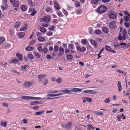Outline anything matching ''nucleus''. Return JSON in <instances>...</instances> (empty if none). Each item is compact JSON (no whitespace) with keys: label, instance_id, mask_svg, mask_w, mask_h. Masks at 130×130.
I'll list each match as a JSON object with an SVG mask.
<instances>
[{"label":"nucleus","instance_id":"obj_60","mask_svg":"<svg viewBox=\"0 0 130 130\" xmlns=\"http://www.w3.org/2000/svg\"><path fill=\"white\" fill-rule=\"evenodd\" d=\"M52 34V32L51 31H48L46 33V35L48 36H51Z\"/></svg>","mask_w":130,"mask_h":130},{"label":"nucleus","instance_id":"obj_11","mask_svg":"<svg viewBox=\"0 0 130 130\" xmlns=\"http://www.w3.org/2000/svg\"><path fill=\"white\" fill-rule=\"evenodd\" d=\"M44 21L46 23H48L50 21V18L49 16H45L44 17Z\"/></svg>","mask_w":130,"mask_h":130},{"label":"nucleus","instance_id":"obj_41","mask_svg":"<svg viewBox=\"0 0 130 130\" xmlns=\"http://www.w3.org/2000/svg\"><path fill=\"white\" fill-rule=\"evenodd\" d=\"M34 55L37 58H39L40 57V55L37 52H36L34 53Z\"/></svg>","mask_w":130,"mask_h":130},{"label":"nucleus","instance_id":"obj_19","mask_svg":"<svg viewBox=\"0 0 130 130\" xmlns=\"http://www.w3.org/2000/svg\"><path fill=\"white\" fill-rule=\"evenodd\" d=\"M74 45L72 44H69L68 45L69 49L70 51L71 50H73L74 49Z\"/></svg>","mask_w":130,"mask_h":130},{"label":"nucleus","instance_id":"obj_26","mask_svg":"<svg viewBox=\"0 0 130 130\" xmlns=\"http://www.w3.org/2000/svg\"><path fill=\"white\" fill-rule=\"evenodd\" d=\"M21 8L22 10L24 11H25L27 9L26 6L24 5H22L21 6Z\"/></svg>","mask_w":130,"mask_h":130},{"label":"nucleus","instance_id":"obj_2","mask_svg":"<svg viewBox=\"0 0 130 130\" xmlns=\"http://www.w3.org/2000/svg\"><path fill=\"white\" fill-rule=\"evenodd\" d=\"M106 7L104 6L99 7L96 10V11L99 13H102L104 12L106 10Z\"/></svg>","mask_w":130,"mask_h":130},{"label":"nucleus","instance_id":"obj_43","mask_svg":"<svg viewBox=\"0 0 130 130\" xmlns=\"http://www.w3.org/2000/svg\"><path fill=\"white\" fill-rule=\"evenodd\" d=\"M75 5L77 7H78L80 6V2H79L78 1H76L75 2Z\"/></svg>","mask_w":130,"mask_h":130},{"label":"nucleus","instance_id":"obj_14","mask_svg":"<svg viewBox=\"0 0 130 130\" xmlns=\"http://www.w3.org/2000/svg\"><path fill=\"white\" fill-rule=\"evenodd\" d=\"M20 22L19 21H17L14 24V27L15 28H18L20 25Z\"/></svg>","mask_w":130,"mask_h":130},{"label":"nucleus","instance_id":"obj_55","mask_svg":"<svg viewBox=\"0 0 130 130\" xmlns=\"http://www.w3.org/2000/svg\"><path fill=\"white\" fill-rule=\"evenodd\" d=\"M76 50L77 51H79V52H81V48L79 46H76Z\"/></svg>","mask_w":130,"mask_h":130},{"label":"nucleus","instance_id":"obj_8","mask_svg":"<svg viewBox=\"0 0 130 130\" xmlns=\"http://www.w3.org/2000/svg\"><path fill=\"white\" fill-rule=\"evenodd\" d=\"M59 53L58 55V57H60L61 55L63 54L64 52L63 48L61 47H60L59 48Z\"/></svg>","mask_w":130,"mask_h":130},{"label":"nucleus","instance_id":"obj_38","mask_svg":"<svg viewBox=\"0 0 130 130\" xmlns=\"http://www.w3.org/2000/svg\"><path fill=\"white\" fill-rule=\"evenodd\" d=\"M103 30L104 32L107 33L108 31V30L107 28L106 27H103Z\"/></svg>","mask_w":130,"mask_h":130},{"label":"nucleus","instance_id":"obj_59","mask_svg":"<svg viewBox=\"0 0 130 130\" xmlns=\"http://www.w3.org/2000/svg\"><path fill=\"white\" fill-rule=\"evenodd\" d=\"M110 100L108 98H106L104 102L106 103H108L110 102Z\"/></svg>","mask_w":130,"mask_h":130},{"label":"nucleus","instance_id":"obj_37","mask_svg":"<svg viewBox=\"0 0 130 130\" xmlns=\"http://www.w3.org/2000/svg\"><path fill=\"white\" fill-rule=\"evenodd\" d=\"M18 62V60L17 59H14L12 60L11 62L10 63H16Z\"/></svg>","mask_w":130,"mask_h":130},{"label":"nucleus","instance_id":"obj_9","mask_svg":"<svg viewBox=\"0 0 130 130\" xmlns=\"http://www.w3.org/2000/svg\"><path fill=\"white\" fill-rule=\"evenodd\" d=\"M43 102L42 101H35L30 103V105H36L38 104H41Z\"/></svg>","mask_w":130,"mask_h":130},{"label":"nucleus","instance_id":"obj_22","mask_svg":"<svg viewBox=\"0 0 130 130\" xmlns=\"http://www.w3.org/2000/svg\"><path fill=\"white\" fill-rule=\"evenodd\" d=\"M105 48L107 51L109 52H111V50H112V48L109 46L106 45L105 47Z\"/></svg>","mask_w":130,"mask_h":130},{"label":"nucleus","instance_id":"obj_29","mask_svg":"<svg viewBox=\"0 0 130 130\" xmlns=\"http://www.w3.org/2000/svg\"><path fill=\"white\" fill-rule=\"evenodd\" d=\"M61 92H65L66 93H71L70 91L69 90L65 89L61 91Z\"/></svg>","mask_w":130,"mask_h":130},{"label":"nucleus","instance_id":"obj_5","mask_svg":"<svg viewBox=\"0 0 130 130\" xmlns=\"http://www.w3.org/2000/svg\"><path fill=\"white\" fill-rule=\"evenodd\" d=\"M34 84L33 82L32 81L28 82H25L23 84V86L25 87H29Z\"/></svg>","mask_w":130,"mask_h":130},{"label":"nucleus","instance_id":"obj_4","mask_svg":"<svg viewBox=\"0 0 130 130\" xmlns=\"http://www.w3.org/2000/svg\"><path fill=\"white\" fill-rule=\"evenodd\" d=\"M10 3L15 7H18L19 5V2L18 0H10Z\"/></svg>","mask_w":130,"mask_h":130},{"label":"nucleus","instance_id":"obj_53","mask_svg":"<svg viewBox=\"0 0 130 130\" xmlns=\"http://www.w3.org/2000/svg\"><path fill=\"white\" fill-rule=\"evenodd\" d=\"M63 12L64 13V14L66 15H67L68 13L67 11L65 9H63Z\"/></svg>","mask_w":130,"mask_h":130},{"label":"nucleus","instance_id":"obj_24","mask_svg":"<svg viewBox=\"0 0 130 130\" xmlns=\"http://www.w3.org/2000/svg\"><path fill=\"white\" fill-rule=\"evenodd\" d=\"M27 27V25H25L23 27L21 28L20 29V31L26 30Z\"/></svg>","mask_w":130,"mask_h":130},{"label":"nucleus","instance_id":"obj_27","mask_svg":"<svg viewBox=\"0 0 130 130\" xmlns=\"http://www.w3.org/2000/svg\"><path fill=\"white\" fill-rule=\"evenodd\" d=\"M28 3L30 5L32 6H34L35 4L33 3L31 0H28Z\"/></svg>","mask_w":130,"mask_h":130},{"label":"nucleus","instance_id":"obj_51","mask_svg":"<svg viewBox=\"0 0 130 130\" xmlns=\"http://www.w3.org/2000/svg\"><path fill=\"white\" fill-rule=\"evenodd\" d=\"M53 22L55 24H56L58 23V21L57 19H54L53 20Z\"/></svg>","mask_w":130,"mask_h":130},{"label":"nucleus","instance_id":"obj_48","mask_svg":"<svg viewBox=\"0 0 130 130\" xmlns=\"http://www.w3.org/2000/svg\"><path fill=\"white\" fill-rule=\"evenodd\" d=\"M129 18L130 17H129L128 15L125 17H124V20L126 21H128L129 20Z\"/></svg>","mask_w":130,"mask_h":130},{"label":"nucleus","instance_id":"obj_23","mask_svg":"<svg viewBox=\"0 0 130 130\" xmlns=\"http://www.w3.org/2000/svg\"><path fill=\"white\" fill-rule=\"evenodd\" d=\"M1 124L5 127L7 125V122L6 121L4 122L3 121H2L1 122Z\"/></svg>","mask_w":130,"mask_h":130},{"label":"nucleus","instance_id":"obj_13","mask_svg":"<svg viewBox=\"0 0 130 130\" xmlns=\"http://www.w3.org/2000/svg\"><path fill=\"white\" fill-rule=\"evenodd\" d=\"M31 96H23L21 97V99L24 100H30L31 99Z\"/></svg>","mask_w":130,"mask_h":130},{"label":"nucleus","instance_id":"obj_56","mask_svg":"<svg viewBox=\"0 0 130 130\" xmlns=\"http://www.w3.org/2000/svg\"><path fill=\"white\" fill-rule=\"evenodd\" d=\"M36 43V41L35 40H32L31 41L29 44L30 45H31L33 44H35Z\"/></svg>","mask_w":130,"mask_h":130},{"label":"nucleus","instance_id":"obj_7","mask_svg":"<svg viewBox=\"0 0 130 130\" xmlns=\"http://www.w3.org/2000/svg\"><path fill=\"white\" fill-rule=\"evenodd\" d=\"M116 22L115 21H113L110 22L109 23V27L111 28H112L113 27L115 28L116 26Z\"/></svg>","mask_w":130,"mask_h":130},{"label":"nucleus","instance_id":"obj_6","mask_svg":"<svg viewBox=\"0 0 130 130\" xmlns=\"http://www.w3.org/2000/svg\"><path fill=\"white\" fill-rule=\"evenodd\" d=\"M47 75L45 74H40L38 75V77L39 82L40 83L41 82H43L42 80L44 79V77L47 76Z\"/></svg>","mask_w":130,"mask_h":130},{"label":"nucleus","instance_id":"obj_54","mask_svg":"<svg viewBox=\"0 0 130 130\" xmlns=\"http://www.w3.org/2000/svg\"><path fill=\"white\" fill-rule=\"evenodd\" d=\"M48 29L50 30H52L54 29V26L53 25H51L48 27Z\"/></svg>","mask_w":130,"mask_h":130},{"label":"nucleus","instance_id":"obj_18","mask_svg":"<svg viewBox=\"0 0 130 130\" xmlns=\"http://www.w3.org/2000/svg\"><path fill=\"white\" fill-rule=\"evenodd\" d=\"M91 44L95 47H97V43L94 40H91Z\"/></svg>","mask_w":130,"mask_h":130},{"label":"nucleus","instance_id":"obj_36","mask_svg":"<svg viewBox=\"0 0 130 130\" xmlns=\"http://www.w3.org/2000/svg\"><path fill=\"white\" fill-rule=\"evenodd\" d=\"M41 98L37 97H34L33 96H31V99H33L35 100H40L41 99H43Z\"/></svg>","mask_w":130,"mask_h":130},{"label":"nucleus","instance_id":"obj_32","mask_svg":"<svg viewBox=\"0 0 130 130\" xmlns=\"http://www.w3.org/2000/svg\"><path fill=\"white\" fill-rule=\"evenodd\" d=\"M40 30L41 32L43 33H45L46 31L45 28L43 27H42L40 28Z\"/></svg>","mask_w":130,"mask_h":130},{"label":"nucleus","instance_id":"obj_46","mask_svg":"<svg viewBox=\"0 0 130 130\" xmlns=\"http://www.w3.org/2000/svg\"><path fill=\"white\" fill-rule=\"evenodd\" d=\"M99 1V0H92L91 3L93 4H95L98 3Z\"/></svg>","mask_w":130,"mask_h":130},{"label":"nucleus","instance_id":"obj_64","mask_svg":"<svg viewBox=\"0 0 130 130\" xmlns=\"http://www.w3.org/2000/svg\"><path fill=\"white\" fill-rule=\"evenodd\" d=\"M47 51V48L45 47H44L43 50V52L44 53H46Z\"/></svg>","mask_w":130,"mask_h":130},{"label":"nucleus","instance_id":"obj_44","mask_svg":"<svg viewBox=\"0 0 130 130\" xmlns=\"http://www.w3.org/2000/svg\"><path fill=\"white\" fill-rule=\"evenodd\" d=\"M74 89L73 92H80L81 91V90L79 88H74Z\"/></svg>","mask_w":130,"mask_h":130},{"label":"nucleus","instance_id":"obj_40","mask_svg":"<svg viewBox=\"0 0 130 130\" xmlns=\"http://www.w3.org/2000/svg\"><path fill=\"white\" fill-rule=\"evenodd\" d=\"M28 58L30 59H34V57L31 54H28Z\"/></svg>","mask_w":130,"mask_h":130},{"label":"nucleus","instance_id":"obj_31","mask_svg":"<svg viewBox=\"0 0 130 130\" xmlns=\"http://www.w3.org/2000/svg\"><path fill=\"white\" fill-rule=\"evenodd\" d=\"M44 111L43 110L41 111L37 112L35 113V114L36 115H40L44 113Z\"/></svg>","mask_w":130,"mask_h":130},{"label":"nucleus","instance_id":"obj_3","mask_svg":"<svg viewBox=\"0 0 130 130\" xmlns=\"http://www.w3.org/2000/svg\"><path fill=\"white\" fill-rule=\"evenodd\" d=\"M109 17L111 19H116L117 18V14L115 12H111L109 13Z\"/></svg>","mask_w":130,"mask_h":130},{"label":"nucleus","instance_id":"obj_17","mask_svg":"<svg viewBox=\"0 0 130 130\" xmlns=\"http://www.w3.org/2000/svg\"><path fill=\"white\" fill-rule=\"evenodd\" d=\"M81 42L83 44L86 45H87L88 44V42L86 39H82Z\"/></svg>","mask_w":130,"mask_h":130},{"label":"nucleus","instance_id":"obj_45","mask_svg":"<svg viewBox=\"0 0 130 130\" xmlns=\"http://www.w3.org/2000/svg\"><path fill=\"white\" fill-rule=\"evenodd\" d=\"M62 79L60 77H58V79H57L56 81V82L58 83H60L62 81Z\"/></svg>","mask_w":130,"mask_h":130},{"label":"nucleus","instance_id":"obj_25","mask_svg":"<svg viewBox=\"0 0 130 130\" xmlns=\"http://www.w3.org/2000/svg\"><path fill=\"white\" fill-rule=\"evenodd\" d=\"M93 113L94 114L98 115H102L103 114V112H98L97 111H93Z\"/></svg>","mask_w":130,"mask_h":130},{"label":"nucleus","instance_id":"obj_30","mask_svg":"<svg viewBox=\"0 0 130 130\" xmlns=\"http://www.w3.org/2000/svg\"><path fill=\"white\" fill-rule=\"evenodd\" d=\"M31 10L32 11V12L30 14V15L32 16H34L36 13V11L34 9H31Z\"/></svg>","mask_w":130,"mask_h":130},{"label":"nucleus","instance_id":"obj_15","mask_svg":"<svg viewBox=\"0 0 130 130\" xmlns=\"http://www.w3.org/2000/svg\"><path fill=\"white\" fill-rule=\"evenodd\" d=\"M72 125V124L71 122H69L67 123L65 125V127L68 128L71 127Z\"/></svg>","mask_w":130,"mask_h":130},{"label":"nucleus","instance_id":"obj_10","mask_svg":"<svg viewBox=\"0 0 130 130\" xmlns=\"http://www.w3.org/2000/svg\"><path fill=\"white\" fill-rule=\"evenodd\" d=\"M16 56L18 57L19 61H22V55L18 53H17L16 54Z\"/></svg>","mask_w":130,"mask_h":130},{"label":"nucleus","instance_id":"obj_61","mask_svg":"<svg viewBox=\"0 0 130 130\" xmlns=\"http://www.w3.org/2000/svg\"><path fill=\"white\" fill-rule=\"evenodd\" d=\"M86 50V49L85 47L84 46H83L82 49H81V52H84Z\"/></svg>","mask_w":130,"mask_h":130},{"label":"nucleus","instance_id":"obj_52","mask_svg":"<svg viewBox=\"0 0 130 130\" xmlns=\"http://www.w3.org/2000/svg\"><path fill=\"white\" fill-rule=\"evenodd\" d=\"M4 38L3 37L0 38V44L2 43L4 40Z\"/></svg>","mask_w":130,"mask_h":130},{"label":"nucleus","instance_id":"obj_12","mask_svg":"<svg viewBox=\"0 0 130 130\" xmlns=\"http://www.w3.org/2000/svg\"><path fill=\"white\" fill-rule=\"evenodd\" d=\"M1 7L2 10H6L8 8V5L7 4H3L1 6Z\"/></svg>","mask_w":130,"mask_h":130},{"label":"nucleus","instance_id":"obj_63","mask_svg":"<svg viewBox=\"0 0 130 130\" xmlns=\"http://www.w3.org/2000/svg\"><path fill=\"white\" fill-rule=\"evenodd\" d=\"M82 12V10L80 9H78L76 13L77 14H80Z\"/></svg>","mask_w":130,"mask_h":130},{"label":"nucleus","instance_id":"obj_21","mask_svg":"<svg viewBox=\"0 0 130 130\" xmlns=\"http://www.w3.org/2000/svg\"><path fill=\"white\" fill-rule=\"evenodd\" d=\"M12 72L14 73L15 74L17 75H20V73L17 70H11Z\"/></svg>","mask_w":130,"mask_h":130},{"label":"nucleus","instance_id":"obj_39","mask_svg":"<svg viewBox=\"0 0 130 130\" xmlns=\"http://www.w3.org/2000/svg\"><path fill=\"white\" fill-rule=\"evenodd\" d=\"M38 39L40 42L43 41L45 40V39L43 37H39Z\"/></svg>","mask_w":130,"mask_h":130},{"label":"nucleus","instance_id":"obj_62","mask_svg":"<svg viewBox=\"0 0 130 130\" xmlns=\"http://www.w3.org/2000/svg\"><path fill=\"white\" fill-rule=\"evenodd\" d=\"M97 93V92L94 91V90H91V91H90V94H95Z\"/></svg>","mask_w":130,"mask_h":130},{"label":"nucleus","instance_id":"obj_49","mask_svg":"<svg viewBox=\"0 0 130 130\" xmlns=\"http://www.w3.org/2000/svg\"><path fill=\"white\" fill-rule=\"evenodd\" d=\"M122 118V116H120V115H118L117 117V118L118 119V120L119 121H121V119Z\"/></svg>","mask_w":130,"mask_h":130},{"label":"nucleus","instance_id":"obj_16","mask_svg":"<svg viewBox=\"0 0 130 130\" xmlns=\"http://www.w3.org/2000/svg\"><path fill=\"white\" fill-rule=\"evenodd\" d=\"M34 48L32 47H29L28 46H27L25 48V50L28 51H32L34 50Z\"/></svg>","mask_w":130,"mask_h":130},{"label":"nucleus","instance_id":"obj_33","mask_svg":"<svg viewBox=\"0 0 130 130\" xmlns=\"http://www.w3.org/2000/svg\"><path fill=\"white\" fill-rule=\"evenodd\" d=\"M48 82V80L47 79H45L44 80V81H43V82H41L42 83V84L44 85H46Z\"/></svg>","mask_w":130,"mask_h":130},{"label":"nucleus","instance_id":"obj_35","mask_svg":"<svg viewBox=\"0 0 130 130\" xmlns=\"http://www.w3.org/2000/svg\"><path fill=\"white\" fill-rule=\"evenodd\" d=\"M58 50V47L57 45H55L54 47V51L55 52H57Z\"/></svg>","mask_w":130,"mask_h":130},{"label":"nucleus","instance_id":"obj_47","mask_svg":"<svg viewBox=\"0 0 130 130\" xmlns=\"http://www.w3.org/2000/svg\"><path fill=\"white\" fill-rule=\"evenodd\" d=\"M38 50L40 52H42L43 51V49L42 47L41 46L39 47L38 48Z\"/></svg>","mask_w":130,"mask_h":130},{"label":"nucleus","instance_id":"obj_58","mask_svg":"<svg viewBox=\"0 0 130 130\" xmlns=\"http://www.w3.org/2000/svg\"><path fill=\"white\" fill-rule=\"evenodd\" d=\"M51 10V9L49 7H47L46 9V11L47 12H50Z\"/></svg>","mask_w":130,"mask_h":130},{"label":"nucleus","instance_id":"obj_57","mask_svg":"<svg viewBox=\"0 0 130 130\" xmlns=\"http://www.w3.org/2000/svg\"><path fill=\"white\" fill-rule=\"evenodd\" d=\"M46 58L47 59H53V57H52L51 56L49 55H47L46 56Z\"/></svg>","mask_w":130,"mask_h":130},{"label":"nucleus","instance_id":"obj_1","mask_svg":"<svg viewBox=\"0 0 130 130\" xmlns=\"http://www.w3.org/2000/svg\"><path fill=\"white\" fill-rule=\"evenodd\" d=\"M123 28L120 27V31L119 36L118 37V39L120 40L123 42L126 38V34L127 31L125 29L122 30Z\"/></svg>","mask_w":130,"mask_h":130},{"label":"nucleus","instance_id":"obj_50","mask_svg":"<svg viewBox=\"0 0 130 130\" xmlns=\"http://www.w3.org/2000/svg\"><path fill=\"white\" fill-rule=\"evenodd\" d=\"M90 91H91V90H86L83 91V92L84 93H86L90 94Z\"/></svg>","mask_w":130,"mask_h":130},{"label":"nucleus","instance_id":"obj_42","mask_svg":"<svg viewBox=\"0 0 130 130\" xmlns=\"http://www.w3.org/2000/svg\"><path fill=\"white\" fill-rule=\"evenodd\" d=\"M66 57L68 59H71L73 58L72 56L70 54L67 55L66 56Z\"/></svg>","mask_w":130,"mask_h":130},{"label":"nucleus","instance_id":"obj_34","mask_svg":"<svg viewBox=\"0 0 130 130\" xmlns=\"http://www.w3.org/2000/svg\"><path fill=\"white\" fill-rule=\"evenodd\" d=\"M94 32L97 34H100L102 33V31L101 30L98 29L95 30L94 31Z\"/></svg>","mask_w":130,"mask_h":130},{"label":"nucleus","instance_id":"obj_28","mask_svg":"<svg viewBox=\"0 0 130 130\" xmlns=\"http://www.w3.org/2000/svg\"><path fill=\"white\" fill-rule=\"evenodd\" d=\"M24 32H20L18 35V36L20 38H22L24 36Z\"/></svg>","mask_w":130,"mask_h":130},{"label":"nucleus","instance_id":"obj_20","mask_svg":"<svg viewBox=\"0 0 130 130\" xmlns=\"http://www.w3.org/2000/svg\"><path fill=\"white\" fill-rule=\"evenodd\" d=\"M54 6L55 9L56 10H59V6L57 2H54Z\"/></svg>","mask_w":130,"mask_h":130}]
</instances>
